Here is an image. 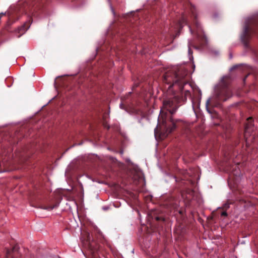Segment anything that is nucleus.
Wrapping results in <instances>:
<instances>
[{"instance_id":"4468645a","label":"nucleus","mask_w":258,"mask_h":258,"mask_svg":"<svg viewBox=\"0 0 258 258\" xmlns=\"http://www.w3.org/2000/svg\"><path fill=\"white\" fill-rule=\"evenodd\" d=\"M104 126L105 128H107V129L109 128V126L107 124V123H104Z\"/></svg>"},{"instance_id":"0eeeda50","label":"nucleus","mask_w":258,"mask_h":258,"mask_svg":"<svg viewBox=\"0 0 258 258\" xmlns=\"http://www.w3.org/2000/svg\"><path fill=\"white\" fill-rule=\"evenodd\" d=\"M252 119L249 117L247 119V123L245 126L244 138L246 145L249 144V140L248 139V136L250 135V132L253 131V128H252Z\"/></svg>"},{"instance_id":"6e6552de","label":"nucleus","mask_w":258,"mask_h":258,"mask_svg":"<svg viewBox=\"0 0 258 258\" xmlns=\"http://www.w3.org/2000/svg\"><path fill=\"white\" fill-rule=\"evenodd\" d=\"M25 32V30H24V26H22L19 28H18L17 30L15 31L16 33H19V34L17 35V37L18 38H19L22 36Z\"/></svg>"},{"instance_id":"aec40b11","label":"nucleus","mask_w":258,"mask_h":258,"mask_svg":"<svg viewBox=\"0 0 258 258\" xmlns=\"http://www.w3.org/2000/svg\"><path fill=\"white\" fill-rule=\"evenodd\" d=\"M108 1L109 3H110V0H108Z\"/></svg>"},{"instance_id":"39448f33","label":"nucleus","mask_w":258,"mask_h":258,"mask_svg":"<svg viewBox=\"0 0 258 258\" xmlns=\"http://www.w3.org/2000/svg\"><path fill=\"white\" fill-rule=\"evenodd\" d=\"M190 12L195 19L194 23H195L197 28L196 33L198 38L199 39H201V37H202V39H205V41H207L206 36L203 34V32L201 24L197 20V14L196 13L197 9L195 6L191 5Z\"/></svg>"},{"instance_id":"9b49d317","label":"nucleus","mask_w":258,"mask_h":258,"mask_svg":"<svg viewBox=\"0 0 258 258\" xmlns=\"http://www.w3.org/2000/svg\"><path fill=\"white\" fill-rule=\"evenodd\" d=\"M183 23L186 24V20L184 18H182V19L180 21L179 24V26H180V27L181 28L183 26Z\"/></svg>"},{"instance_id":"6ab92c4d","label":"nucleus","mask_w":258,"mask_h":258,"mask_svg":"<svg viewBox=\"0 0 258 258\" xmlns=\"http://www.w3.org/2000/svg\"><path fill=\"white\" fill-rule=\"evenodd\" d=\"M236 67H233L232 69H234Z\"/></svg>"},{"instance_id":"20e7f679","label":"nucleus","mask_w":258,"mask_h":258,"mask_svg":"<svg viewBox=\"0 0 258 258\" xmlns=\"http://www.w3.org/2000/svg\"><path fill=\"white\" fill-rule=\"evenodd\" d=\"M177 104L178 99L176 97H174L164 100L163 106L171 114H173L178 107Z\"/></svg>"},{"instance_id":"423d86ee","label":"nucleus","mask_w":258,"mask_h":258,"mask_svg":"<svg viewBox=\"0 0 258 258\" xmlns=\"http://www.w3.org/2000/svg\"><path fill=\"white\" fill-rule=\"evenodd\" d=\"M258 28V25L255 27L250 28L247 25H246L243 29V32L241 36V39L245 47L248 46L247 41L250 36L252 34L256 33V29Z\"/></svg>"},{"instance_id":"f257e3e1","label":"nucleus","mask_w":258,"mask_h":258,"mask_svg":"<svg viewBox=\"0 0 258 258\" xmlns=\"http://www.w3.org/2000/svg\"><path fill=\"white\" fill-rule=\"evenodd\" d=\"M187 71L183 67H175L168 70L163 76V82L169 84L168 89L172 86H177L181 94L184 95V100L190 98V84L186 79Z\"/></svg>"},{"instance_id":"ddd939ff","label":"nucleus","mask_w":258,"mask_h":258,"mask_svg":"<svg viewBox=\"0 0 258 258\" xmlns=\"http://www.w3.org/2000/svg\"><path fill=\"white\" fill-rule=\"evenodd\" d=\"M158 127L157 126L155 128L154 130V133H155V136H156L158 134Z\"/></svg>"},{"instance_id":"a211bd4d","label":"nucleus","mask_w":258,"mask_h":258,"mask_svg":"<svg viewBox=\"0 0 258 258\" xmlns=\"http://www.w3.org/2000/svg\"><path fill=\"white\" fill-rule=\"evenodd\" d=\"M230 58H231V57H232V55H231V54H230Z\"/></svg>"},{"instance_id":"f3484780","label":"nucleus","mask_w":258,"mask_h":258,"mask_svg":"<svg viewBox=\"0 0 258 258\" xmlns=\"http://www.w3.org/2000/svg\"><path fill=\"white\" fill-rule=\"evenodd\" d=\"M120 107L121 108H122V104H120Z\"/></svg>"},{"instance_id":"dca6fc26","label":"nucleus","mask_w":258,"mask_h":258,"mask_svg":"<svg viewBox=\"0 0 258 258\" xmlns=\"http://www.w3.org/2000/svg\"><path fill=\"white\" fill-rule=\"evenodd\" d=\"M189 30H190V31L191 32V33H192L193 31H192V29H191L190 26H189Z\"/></svg>"},{"instance_id":"1a4fd4ad","label":"nucleus","mask_w":258,"mask_h":258,"mask_svg":"<svg viewBox=\"0 0 258 258\" xmlns=\"http://www.w3.org/2000/svg\"><path fill=\"white\" fill-rule=\"evenodd\" d=\"M191 41H188V52L189 59L190 60H192L194 57H193V56L192 55V50L191 49Z\"/></svg>"},{"instance_id":"f03ea898","label":"nucleus","mask_w":258,"mask_h":258,"mask_svg":"<svg viewBox=\"0 0 258 258\" xmlns=\"http://www.w3.org/2000/svg\"><path fill=\"white\" fill-rule=\"evenodd\" d=\"M176 127L175 122L172 117L169 121L163 120L160 130H162L160 135L163 138H166Z\"/></svg>"},{"instance_id":"2eb2a0df","label":"nucleus","mask_w":258,"mask_h":258,"mask_svg":"<svg viewBox=\"0 0 258 258\" xmlns=\"http://www.w3.org/2000/svg\"><path fill=\"white\" fill-rule=\"evenodd\" d=\"M222 216H227V213L226 212H223L221 214Z\"/></svg>"},{"instance_id":"7ed1b4c3","label":"nucleus","mask_w":258,"mask_h":258,"mask_svg":"<svg viewBox=\"0 0 258 258\" xmlns=\"http://www.w3.org/2000/svg\"><path fill=\"white\" fill-rule=\"evenodd\" d=\"M232 95L230 88L226 85H222L216 91V98L220 100L225 101Z\"/></svg>"},{"instance_id":"f8f14e48","label":"nucleus","mask_w":258,"mask_h":258,"mask_svg":"<svg viewBox=\"0 0 258 258\" xmlns=\"http://www.w3.org/2000/svg\"><path fill=\"white\" fill-rule=\"evenodd\" d=\"M210 99L209 98L207 101V102H206V109H207V111L211 114L212 113V112L210 111V110L209 109V108H208V105L210 103Z\"/></svg>"},{"instance_id":"9d476101","label":"nucleus","mask_w":258,"mask_h":258,"mask_svg":"<svg viewBox=\"0 0 258 258\" xmlns=\"http://www.w3.org/2000/svg\"><path fill=\"white\" fill-rule=\"evenodd\" d=\"M57 207V205H54L53 206L45 207L43 209H45V210H48V211H51L52 209H53L54 208H56Z\"/></svg>"}]
</instances>
